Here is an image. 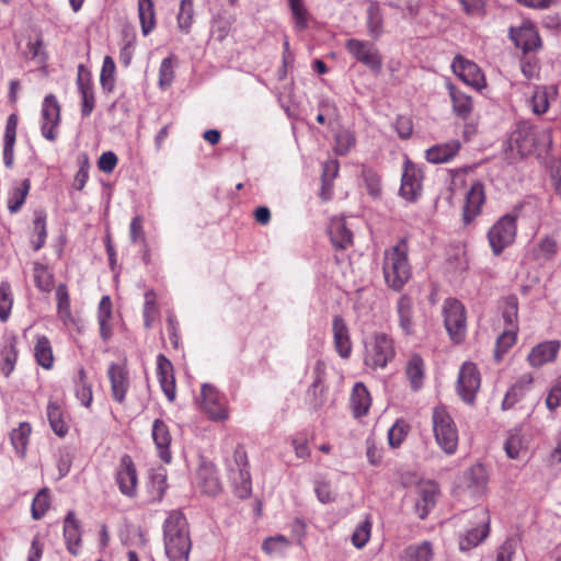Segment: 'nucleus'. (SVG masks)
I'll return each mask as SVG.
<instances>
[{
  "instance_id": "6ab92c4d",
  "label": "nucleus",
  "mask_w": 561,
  "mask_h": 561,
  "mask_svg": "<svg viewBox=\"0 0 561 561\" xmlns=\"http://www.w3.org/2000/svg\"><path fill=\"white\" fill-rule=\"evenodd\" d=\"M327 233L335 250H347L353 245L354 234L344 217H332L327 227Z\"/></svg>"
},
{
  "instance_id": "4be33fe9",
  "label": "nucleus",
  "mask_w": 561,
  "mask_h": 561,
  "mask_svg": "<svg viewBox=\"0 0 561 561\" xmlns=\"http://www.w3.org/2000/svg\"><path fill=\"white\" fill-rule=\"evenodd\" d=\"M196 484L207 495L215 496L221 491V483L216 467L211 462H203L196 472Z\"/></svg>"
},
{
  "instance_id": "7ed1b4c3",
  "label": "nucleus",
  "mask_w": 561,
  "mask_h": 561,
  "mask_svg": "<svg viewBox=\"0 0 561 561\" xmlns=\"http://www.w3.org/2000/svg\"><path fill=\"white\" fill-rule=\"evenodd\" d=\"M364 364L376 370L383 369L396 357L393 339L383 332H376L364 342Z\"/></svg>"
},
{
  "instance_id": "69168bd1",
  "label": "nucleus",
  "mask_w": 561,
  "mask_h": 561,
  "mask_svg": "<svg viewBox=\"0 0 561 561\" xmlns=\"http://www.w3.org/2000/svg\"><path fill=\"white\" fill-rule=\"evenodd\" d=\"M158 314V308L156 305V294L152 290H148L145 294V305H144V320L145 325L149 328L153 321V319Z\"/></svg>"
},
{
  "instance_id": "ea45409f",
  "label": "nucleus",
  "mask_w": 561,
  "mask_h": 561,
  "mask_svg": "<svg viewBox=\"0 0 561 561\" xmlns=\"http://www.w3.org/2000/svg\"><path fill=\"white\" fill-rule=\"evenodd\" d=\"M112 318V302L108 296H103L99 304L98 321L100 325V334L103 341H107L112 336V327L110 319Z\"/></svg>"
},
{
  "instance_id": "e2e57ef3",
  "label": "nucleus",
  "mask_w": 561,
  "mask_h": 561,
  "mask_svg": "<svg viewBox=\"0 0 561 561\" xmlns=\"http://www.w3.org/2000/svg\"><path fill=\"white\" fill-rule=\"evenodd\" d=\"M371 523L368 519L363 520L352 534V542L356 548H363L370 538Z\"/></svg>"
},
{
  "instance_id": "9b49d317",
  "label": "nucleus",
  "mask_w": 561,
  "mask_h": 561,
  "mask_svg": "<svg viewBox=\"0 0 561 561\" xmlns=\"http://www.w3.org/2000/svg\"><path fill=\"white\" fill-rule=\"evenodd\" d=\"M234 467L230 465L229 470L233 473V481L238 484L237 491L240 497L244 499L251 495V476L249 471L248 456L242 446H237L233 451Z\"/></svg>"
},
{
  "instance_id": "f03ea898",
  "label": "nucleus",
  "mask_w": 561,
  "mask_h": 561,
  "mask_svg": "<svg viewBox=\"0 0 561 561\" xmlns=\"http://www.w3.org/2000/svg\"><path fill=\"white\" fill-rule=\"evenodd\" d=\"M408 254L409 247L405 239H401L383 252L382 274L385 283L394 291H400L412 276Z\"/></svg>"
},
{
  "instance_id": "7c9ffc66",
  "label": "nucleus",
  "mask_w": 561,
  "mask_h": 561,
  "mask_svg": "<svg viewBox=\"0 0 561 561\" xmlns=\"http://www.w3.org/2000/svg\"><path fill=\"white\" fill-rule=\"evenodd\" d=\"M397 313L399 318V327L405 335L414 332L413 321V300L408 294H403L397 301Z\"/></svg>"
},
{
  "instance_id": "603ef678",
  "label": "nucleus",
  "mask_w": 561,
  "mask_h": 561,
  "mask_svg": "<svg viewBox=\"0 0 561 561\" xmlns=\"http://www.w3.org/2000/svg\"><path fill=\"white\" fill-rule=\"evenodd\" d=\"M13 305V296L11 285L9 282L3 280L0 283V321L5 322L10 314Z\"/></svg>"
},
{
  "instance_id": "864d4df0",
  "label": "nucleus",
  "mask_w": 561,
  "mask_h": 561,
  "mask_svg": "<svg viewBox=\"0 0 561 561\" xmlns=\"http://www.w3.org/2000/svg\"><path fill=\"white\" fill-rule=\"evenodd\" d=\"M289 546L290 542L285 536L277 535L266 538L262 543V549L270 556H277L284 553Z\"/></svg>"
},
{
  "instance_id": "c9c22d12",
  "label": "nucleus",
  "mask_w": 561,
  "mask_h": 561,
  "mask_svg": "<svg viewBox=\"0 0 561 561\" xmlns=\"http://www.w3.org/2000/svg\"><path fill=\"white\" fill-rule=\"evenodd\" d=\"M138 18L144 36H148L156 27V11L152 0H138Z\"/></svg>"
},
{
  "instance_id": "f257e3e1",
  "label": "nucleus",
  "mask_w": 561,
  "mask_h": 561,
  "mask_svg": "<svg viewBox=\"0 0 561 561\" xmlns=\"http://www.w3.org/2000/svg\"><path fill=\"white\" fill-rule=\"evenodd\" d=\"M162 528L165 554L169 560L188 561L192 540L185 515L179 510L168 512Z\"/></svg>"
},
{
  "instance_id": "3c124183",
  "label": "nucleus",
  "mask_w": 561,
  "mask_h": 561,
  "mask_svg": "<svg viewBox=\"0 0 561 561\" xmlns=\"http://www.w3.org/2000/svg\"><path fill=\"white\" fill-rule=\"evenodd\" d=\"M50 506V494L47 488L42 489L33 499L31 512L34 519H41Z\"/></svg>"
},
{
  "instance_id": "4c0bfd02",
  "label": "nucleus",
  "mask_w": 561,
  "mask_h": 561,
  "mask_svg": "<svg viewBox=\"0 0 561 561\" xmlns=\"http://www.w3.org/2000/svg\"><path fill=\"white\" fill-rule=\"evenodd\" d=\"M405 375L414 391L422 388L424 381V362L421 356L414 354L410 357L405 367Z\"/></svg>"
},
{
  "instance_id": "a211bd4d",
  "label": "nucleus",
  "mask_w": 561,
  "mask_h": 561,
  "mask_svg": "<svg viewBox=\"0 0 561 561\" xmlns=\"http://www.w3.org/2000/svg\"><path fill=\"white\" fill-rule=\"evenodd\" d=\"M510 38L524 53L536 50L541 45L539 34L530 22H524L519 27H511Z\"/></svg>"
},
{
  "instance_id": "49530a36",
  "label": "nucleus",
  "mask_w": 561,
  "mask_h": 561,
  "mask_svg": "<svg viewBox=\"0 0 561 561\" xmlns=\"http://www.w3.org/2000/svg\"><path fill=\"white\" fill-rule=\"evenodd\" d=\"M383 16L380 5L376 1H369L367 7V27L370 36L378 38L382 33Z\"/></svg>"
},
{
  "instance_id": "bb28decb",
  "label": "nucleus",
  "mask_w": 561,
  "mask_h": 561,
  "mask_svg": "<svg viewBox=\"0 0 561 561\" xmlns=\"http://www.w3.org/2000/svg\"><path fill=\"white\" fill-rule=\"evenodd\" d=\"M533 383L534 378L531 374L522 375L507 390L502 402L503 410H508L520 401L531 390Z\"/></svg>"
},
{
  "instance_id": "aec40b11",
  "label": "nucleus",
  "mask_w": 561,
  "mask_h": 561,
  "mask_svg": "<svg viewBox=\"0 0 561 561\" xmlns=\"http://www.w3.org/2000/svg\"><path fill=\"white\" fill-rule=\"evenodd\" d=\"M77 87H78V91L81 95V101H82L81 102V114H82V116L87 117L92 113V111L95 106V100H94L91 73L83 65H79V67H78Z\"/></svg>"
},
{
  "instance_id": "a878e982",
  "label": "nucleus",
  "mask_w": 561,
  "mask_h": 561,
  "mask_svg": "<svg viewBox=\"0 0 561 561\" xmlns=\"http://www.w3.org/2000/svg\"><path fill=\"white\" fill-rule=\"evenodd\" d=\"M107 375L111 381V390L114 400L119 403L124 402L129 388L127 370L122 365L112 363L108 367Z\"/></svg>"
},
{
  "instance_id": "dca6fc26",
  "label": "nucleus",
  "mask_w": 561,
  "mask_h": 561,
  "mask_svg": "<svg viewBox=\"0 0 561 561\" xmlns=\"http://www.w3.org/2000/svg\"><path fill=\"white\" fill-rule=\"evenodd\" d=\"M415 512L421 519L426 518L439 496L438 484L432 480L421 481L416 485Z\"/></svg>"
},
{
  "instance_id": "58836bf2",
  "label": "nucleus",
  "mask_w": 561,
  "mask_h": 561,
  "mask_svg": "<svg viewBox=\"0 0 561 561\" xmlns=\"http://www.w3.org/2000/svg\"><path fill=\"white\" fill-rule=\"evenodd\" d=\"M34 356L36 363L45 369H50L54 365V354L50 341L47 336H37L34 346Z\"/></svg>"
},
{
  "instance_id": "b1692460",
  "label": "nucleus",
  "mask_w": 561,
  "mask_h": 561,
  "mask_svg": "<svg viewBox=\"0 0 561 561\" xmlns=\"http://www.w3.org/2000/svg\"><path fill=\"white\" fill-rule=\"evenodd\" d=\"M157 377L169 401L175 399V378L172 363L163 355L157 356Z\"/></svg>"
},
{
  "instance_id": "473e14b6",
  "label": "nucleus",
  "mask_w": 561,
  "mask_h": 561,
  "mask_svg": "<svg viewBox=\"0 0 561 561\" xmlns=\"http://www.w3.org/2000/svg\"><path fill=\"white\" fill-rule=\"evenodd\" d=\"M556 95V87L536 85L528 102L531 112L536 115L545 114L549 108L550 98Z\"/></svg>"
},
{
  "instance_id": "2eb2a0df",
  "label": "nucleus",
  "mask_w": 561,
  "mask_h": 561,
  "mask_svg": "<svg viewBox=\"0 0 561 561\" xmlns=\"http://www.w3.org/2000/svg\"><path fill=\"white\" fill-rule=\"evenodd\" d=\"M422 170L409 158H405L400 186L401 195L408 201L416 199L422 191Z\"/></svg>"
},
{
  "instance_id": "0e129e2a",
  "label": "nucleus",
  "mask_w": 561,
  "mask_h": 561,
  "mask_svg": "<svg viewBox=\"0 0 561 561\" xmlns=\"http://www.w3.org/2000/svg\"><path fill=\"white\" fill-rule=\"evenodd\" d=\"M516 333L513 329L505 330L496 340L495 357L497 360L515 343Z\"/></svg>"
},
{
  "instance_id": "0eeeda50",
  "label": "nucleus",
  "mask_w": 561,
  "mask_h": 561,
  "mask_svg": "<svg viewBox=\"0 0 561 561\" xmlns=\"http://www.w3.org/2000/svg\"><path fill=\"white\" fill-rule=\"evenodd\" d=\"M516 221V215L506 214L490 228L488 239L495 255L501 254L514 242L517 231Z\"/></svg>"
},
{
  "instance_id": "393cba45",
  "label": "nucleus",
  "mask_w": 561,
  "mask_h": 561,
  "mask_svg": "<svg viewBox=\"0 0 561 561\" xmlns=\"http://www.w3.org/2000/svg\"><path fill=\"white\" fill-rule=\"evenodd\" d=\"M560 342L557 340L546 341L534 346L528 354V362L531 367H541L553 362L560 350Z\"/></svg>"
},
{
  "instance_id": "20e7f679",
  "label": "nucleus",
  "mask_w": 561,
  "mask_h": 561,
  "mask_svg": "<svg viewBox=\"0 0 561 561\" xmlns=\"http://www.w3.org/2000/svg\"><path fill=\"white\" fill-rule=\"evenodd\" d=\"M432 422L438 446L448 455L455 454L458 447V430L447 409L443 405L435 407Z\"/></svg>"
},
{
  "instance_id": "f8f14e48",
  "label": "nucleus",
  "mask_w": 561,
  "mask_h": 561,
  "mask_svg": "<svg viewBox=\"0 0 561 561\" xmlns=\"http://www.w3.org/2000/svg\"><path fill=\"white\" fill-rule=\"evenodd\" d=\"M480 383L481 378L477 366L470 362L463 363L459 370L457 389L460 398L466 403L472 404L474 402Z\"/></svg>"
},
{
  "instance_id": "5701e85b",
  "label": "nucleus",
  "mask_w": 561,
  "mask_h": 561,
  "mask_svg": "<svg viewBox=\"0 0 561 561\" xmlns=\"http://www.w3.org/2000/svg\"><path fill=\"white\" fill-rule=\"evenodd\" d=\"M152 439L154 442L158 455L163 462L169 463L172 459L170 445L172 437L169 426L162 420H154L151 430Z\"/></svg>"
},
{
  "instance_id": "680f3d73",
  "label": "nucleus",
  "mask_w": 561,
  "mask_h": 561,
  "mask_svg": "<svg viewBox=\"0 0 561 561\" xmlns=\"http://www.w3.org/2000/svg\"><path fill=\"white\" fill-rule=\"evenodd\" d=\"M409 426L403 421H397L388 431V442L393 448L399 447L408 434Z\"/></svg>"
},
{
  "instance_id": "2f4dec72",
  "label": "nucleus",
  "mask_w": 561,
  "mask_h": 561,
  "mask_svg": "<svg viewBox=\"0 0 561 561\" xmlns=\"http://www.w3.org/2000/svg\"><path fill=\"white\" fill-rule=\"evenodd\" d=\"M460 142L451 140L445 144L436 145L426 150L425 157L432 163L449 162L459 151Z\"/></svg>"
},
{
  "instance_id": "37998d69",
  "label": "nucleus",
  "mask_w": 561,
  "mask_h": 561,
  "mask_svg": "<svg viewBox=\"0 0 561 561\" xmlns=\"http://www.w3.org/2000/svg\"><path fill=\"white\" fill-rule=\"evenodd\" d=\"M57 299V313L64 324L72 322V314L70 310V298L68 287L66 284L60 283L56 288Z\"/></svg>"
},
{
  "instance_id": "412c9836",
  "label": "nucleus",
  "mask_w": 561,
  "mask_h": 561,
  "mask_svg": "<svg viewBox=\"0 0 561 561\" xmlns=\"http://www.w3.org/2000/svg\"><path fill=\"white\" fill-rule=\"evenodd\" d=\"M64 539L68 552L78 556L82 543V529L80 520L72 511H69L64 519Z\"/></svg>"
},
{
  "instance_id": "052dcab7",
  "label": "nucleus",
  "mask_w": 561,
  "mask_h": 561,
  "mask_svg": "<svg viewBox=\"0 0 561 561\" xmlns=\"http://www.w3.org/2000/svg\"><path fill=\"white\" fill-rule=\"evenodd\" d=\"M518 318V301L514 296H510L505 299L503 307V319L508 325V329H514Z\"/></svg>"
},
{
  "instance_id": "ddd939ff",
  "label": "nucleus",
  "mask_w": 561,
  "mask_h": 561,
  "mask_svg": "<svg viewBox=\"0 0 561 561\" xmlns=\"http://www.w3.org/2000/svg\"><path fill=\"white\" fill-rule=\"evenodd\" d=\"M115 481L122 494L134 497L137 493V470L129 455H123L115 471Z\"/></svg>"
},
{
  "instance_id": "39448f33",
  "label": "nucleus",
  "mask_w": 561,
  "mask_h": 561,
  "mask_svg": "<svg viewBox=\"0 0 561 561\" xmlns=\"http://www.w3.org/2000/svg\"><path fill=\"white\" fill-rule=\"evenodd\" d=\"M471 520V527L459 537V549L468 551L481 543L490 533L489 512L483 508H474L468 513Z\"/></svg>"
},
{
  "instance_id": "72a5a7b5",
  "label": "nucleus",
  "mask_w": 561,
  "mask_h": 561,
  "mask_svg": "<svg viewBox=\"0 0 561 561\" xmlns=\"http://www.w3.org/2000/svg\"><path fill=\"white\" fill-rule=\"evenodd\" d=\"M351 408L355 417H360L367 414L371 398L368 389L363 382H356L351 393Z\"/></svg>"
},
{
  "instance_id": "6e6552de",
  "label": "nucleus",
  "mask_w": 561,
  "mask_h": 561,
  "mask_svg": "<svg viewBox=\"0 0 561 561\" xmlns=\"http://www.w3.org/2000/svg\"><path fill=\"white\" fill-rule=\"evenodd\" d=\"M199 404L211 421L222 422L229 416L225 396L210 383H204L202 386Z\"/></svg>"
},
{
  "instance_id": "4d7b16f0",
  "label": "nucleus",
  "mask_w": 561,
  "mask_h": 561,
  "mask_svg": "<svg viewBox=\"0 0 561 561\" xmlns=\"http://www.w3.org/2000/svg\"><path fill=\"white\" fill-rule=\"evenodd\" d=\"M291 15L294 19L295 27L298 31H304L307 28L308 19L307 11L302 0H287Z\"/></svg>"
},
{
  "instance_id": "c03bdc74",
  "label": "nucleus",
  "mask_w": 561,
  "mask_h": 561,
  "mask_svg": "<svg viewBox=\"0 0 561 561\" xmlns=\"http://www.w3.org/2000/svg\"><path fill=\"white\" fill-rule=\"evenodd\" d=\"M504 449L507 457L511 459H524L527 455V444L517 432L510 433L505 440Z\"/></svg>"
},
{
  "instance_id": "c85d7f7f",
  "label": "nucleus",
  "mask_w": 561,
  "mask_h": 561,
  "mask_svg": "<svg viewBox=\"0 0 561 561\" xmlns=\"http://www.w3.org/2000/svg\"><path fill=\"white\" fill-rule=\"evenodd\" d=\"M332 331L336 352L341 357L347 358L352 351V344L350 340L348 328L340 316L334 317Z\"/></svg>"
},
{
  "instance_id": "cd10ccee",
  "label": "nucleus",
  "mask_w": 561,
  "mask_h": 561,
  "mask_svg": "<svg viewBox=\"0 0 561 561\" xmlns=\"http://www.w3.org/2000/svg\"><path fill=\"white\" fill-rule=\"evenodd\" d=\"M333 137L332 149L337 156H346L356 146L354 131L343 127L341 124L330 128Z\"/></svg>"
},
{
  "instance_id": "6e6d98bb",
  "label": "nucleus",
  "mask_w": 561,
  "mask_h": 561,
  "mask_svg": "<svg viewBox=\"0 0 561 561\" xmlns=\"http://www.w3.org/2000/svg\"><path fill=\"white\" fill-rule=\"evenodd\" d=\"M116 66L111 56H105L100 75V82L104 90L112 91L115 81Z\"/></svg>"
},
{
  "instance_id": "774afa93",
  "label": "nucleus",
  "mask_w": 561,
  "mask_h": 561,
  "mask_svg": "<svg viewBox=\"0 0 561 561\" xmlns=\"http://www.w3.org/2000/svg\"><path fill=\"white\" fill-rule=\"evenodd\" d=\"M517 542L513 538L506 539L497 549L495 561H512Z\"/></svg>"
},
{
  "instance_id": "338daca9",
  "label": "nucleus",
  "mask_w": 561,
  "mask_h": 561,
  "mask_svg": "<svg viewBox=\"0 0 561 561\" xmlns=\"http://www.w3.org/2000/svg\"><path fill=\"white\" fill-rule=\"evenodd\" d=\"M546 407L551 412L561 407V378H559L548 391Z\"/></svg>"
},
{
  "instance_id": "de8ad7c7",
  "label": "nucleus",
  "mask_w": 561,
  "mask_h": 561,
  "mask_svg": "<svg viewBox=\"0 0 561 561\" xmlns=\"http://www.w3.org/2000/svg\"><path fill=\"white\" fill-rule=\"evenodd\" d=\"M15 344V339H10L1 350L2 363L0 369L5 377H9L15 367L18 359V351Z\"/></svg>"
},
{
  "instance_id": "f3484780",
  "label": "nucleus",
  "mask_w": 561,
  "mask_h": 561,
  "mask_svg": "<svg viewBox=\"0 0 561 561\" xmlns=\"http://www.w3.org/2000/svg\"><path fill=\"white\" fill-rule=\"evenodd\" d=\"M485 203L484 185L480 181H476L465 196V205L462 208V219L466 225L473 221L482 211Z\"/></svg>"
},
{
  "instance_id": "bf43d9fd",
  "label": "nucleus",
  "mask_w": 561,
  "mask_h": 561,
  "mask_svg": "<svg viewBox=\"0 0 561 561\" xmlns=\"http://www.w3.org/2000/svg\"><path fill=\"white\" fill-rule=\"evenodd\" d=\"M174 80V66L173 58L167 57L161 61L159 68V87L165 90L171 87Z\"/></svg>"
},
{
  "instance_id": "79ce46f5",
  "label": "nucleus",
  "mask_w": 561,
  "mask_h": 561,
  "mask_svg": "<svg viewBox=\"0 0 561 561\" xmlns=\"http://www.w3.org/2000/svg\"><path fill=\"white\" fill-rule=\"evenodd\" d=\"M33 278L36 288L43 293L51 291L54 287V274L47 265L41 262L33 263Z\"/></svg>"
},
{
  "instance_id": "4468645a",
  "label": "nucleus",
  "mask_w": 561,
  "mask_h": 561,
  "mask_svg": "<svg viewBox=\"0 0 561 561\" xmlns=\"http://www.w3.org/2000/svg\"><path fill=\"white\" fill-rule=\"evenodd\" d=\"M451 69L466 84L477 90L485 87L484 75L476 62L457 55L451 62Z\"/></svg>"
},
{
  "instance_id": "e433bc0d",
  "label": "nucleus",
  "mask_w": 561,
  "mask_h": 561,
  "mask_svg": "<svg viewBox=\"0 0 561 561\" xmlns=\"http://www.w3.org/2000/svg\"><path fill=\"white\" fill-rule=\"evenodd\" d=\"M46 413L53 432L57 436L64 437L68 433L69 427L67 422L65 421V415L61 407L55 401H49L46 409Z\"/></svg>"
},
{
  "instance_id": "5fc2aeb1",
  "label": "nucleus",
  "mask_w": 561,
  "mask_h": 561,
  "mask_svg": "<svg viewBox=\"0 0 561 561\" xmlns=\"http://www.w3.org/2000/svg\"><path fill=\"white\" fill-rule=\"evenodd\" d=\"M193 15V0H181L180 11L178 14V26L185 34H187L191 30Z\"/></svg>"
},
{
  "instance_id": "8fccbe9b",
  "label": "nucleus",
  "mask_w": 561,
  "mask_h": 561,
  "mask_svg": "<svg viewBox=\"0 0 561 561\" xmlns=\"http://www.w3.org/2000/svg\"><path fill=\"white\" fill-rule=\"evenodd\" d=\"M318 123L328 124L329 128L341 124L337 107L334 102L330 100H323L321 102L320 112L318 113Z\"/></svg>"
},
{
  "instance_id": "a18cd8bd",
  "label": "nucleus",
  "mask_w": 561,
  "mask_h": 561,
  "mask_svg": "<svg viewBox=\"0 0 561 561\" xmlns=\"http://www.w3.org/2000/svg\"><path fill=\"white\" fill-rule=\"evenodd\" d=\"M31 181L24 179L19 186H15L9 193L8 209L11 214L18 213L28 195Z\"/></svg>"
},
{
  "instance_id": "13d9d810",
  "label": "nucleus",
  "mask_w": 561,
  "mask_h": 561,
  "mask_svg": "<svg viewBox=\"0 0 561 561\" xmlns=\"http://www.w3.org/2000/svg\"><path fill=\"white\" fill-rule=\"evenodd\" d=\"M362 178L365 183L366 190L374 198L379 197L381 194V185L379 175L369 168H364Z\"/></svg>"
},
{
  "instance_id": "09e8293b",
  "label": "nucleus",
  "mask_w": 561,
  "mask_h": 561,
  "mask_svg": "<svg viewBox=\"0 0 561 561\" xmlns=\"http://www.w3.org/2000/svg\"><path fill=\"white\" fill-rule=\"evenodd\" d=\"M76 397L85 408L90 407L92 403V389L90 383L87 381V374L83 368H80L78 371V378L76 379L75 385Z\"/></svg>"
},
{
  "instance_id": "1a4fd4ad",
  "label": "nucleus",
  "mask_w": 561,
  "mask_h": 561,
  "mask_svg": "<svg viewBox=\"0 0 561 561\" xmlns=\"http://www.w3.org/2000/svg\"><path fill=\"white\" fill-rule=\"evenodd\" d=\"M348 53L374 72H380L382 58L375 44L367 41L351 38L345 44Z\"/></svg>"
},
{
  "instance_id": "f704fd0d",
  "label": "nucleus",
  "mask_w": 561,
  "mask_h": 561,
  "mask_svg": "<svg viewBox=\"0 0 561 561\" xmlns=\"http://www.w3.org/2000/svg\"><path fill=\"white\" fill-rule=\"evenodd\" d=\"M340 171V163L336 159L328 160L322 168L321 175V197L328 201L333 195V181L337 176Z\"/></svg>"
},
{
  "instance_id": "9d476101",
  "label": "nucleus",
  "mask_w": 561,
  "mask_h": 561,
  "mask_svg": "<svg viewBox=\"0 0 561 561\" xmlns=\"http://www.w3.org/2000/svg\"><path fill=\"white\" fill-rule=\"evenodd\" d=\"M41 115L42 136L49 141H55L58 136V126L60 123V105L54 94L45 96Z\"/></svg>"
},
{
  "instance_id": "c756f323",
  "label": "nucleus",
  "mask_w": 561,
  "mask_h": 561,
  "mask_svg": "<svg viewBox=\"0 0 561 561\" xmlns=\"http://www.w3.org/2000/svg\"><path fill=\"white\" fill-rule=\"evenodd\" d=\"M447 90L453 104V112L459 118H468L473 110V102L470 95L457 89L453 83H447Z\"/></svg>"
},
{
  "instance_id": "423d86ee",
  "label": "nucleus",
  "mask_w": 561,
  "mask_h": 561,
  "mask_svg": "<svg viewBox=\"0 0 561 561\" xmlns=\"http://www.w3.org/2000/svg\"><path fill=\"white\" fill-rule=\"evenodd\" d=\"M443 314L450 339L455 343H461L467 334V319L463 305L455 298H448L443 304Z\"/></svg>"
},
{
  "instance_id": "a19ab883",
  "label": "nucleus",
  "mask_w": 561,
  "mask_h": 561,
  "mask_svg": "<svg viewBox=\"0 0 561 561\" xmlns=\"http://www.w3.org/2000/svg\"><path fill=\"white\" fill-rule=\"evenodd\" d=\"M433 547L430 541L408 546L401 556V561H432Z\"/></svg>"
}]
</instances>
